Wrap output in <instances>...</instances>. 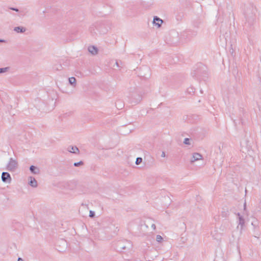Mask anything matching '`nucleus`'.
Returning <instances> with one entry per match:
<instances>
[{"mask_svg":"<svg viewBox=\"0 0 261 261\" xmlns=\"http://www.w3.org/2000/svg\"><path fill=\"white\" fill-rule=\"evenodd\" d=\"M95 30H96L100 33H106L107 29L105 27L104 24L101 22H96L90 28V31L91 33H95Z\"/></svg>","mask_w":261,"mask_h":261,"instance_id":"1","label":"nucleus"},{"mask_svg":"<svg viewBox=\"0 0 261 261\" xmlns=\"http://www.w3.org/2000/svg\"><path fill=\"white\" fill-rule=\"evenodd\" d=\"M18 166V163L16 160L10 158L6 166V169L10 172H14Z\"/></svg>","mask_w":261,"mask_h":261,"instance_id":"2","label":"nucleus"},{"mask_svg":"<svg viewBox=\"0 0 261 261\" xmlns=\"http://www.w3.org/2000/svg\"><path fill=\"white\" fill-rule=\"evenodd\" d=\"M129 97L130 102L134 105L139 103L142 100V96L137 91L130 92Z\"/></svg>","mask_w":261,"mask_h":261,"instance_id":"3","label":"nucleus"},{"mask_svg":"<svg viewBox=\"0 0 261 261\" xmlns=\"http://www.w3.org/2000/svg\"><path fill=\"white\" fill-rule=\"evenodd\" d=\"M2 180L5 182H10L11 180V177L10 174L8 172H3L2 174Z\"/></svg>","mask_w":261,"mask_h":261,"instance_id":"4","label":"nucleus"},{"mask_svg":"<svg viewBox=\"0 0 261 261\" xmlns=\"http://www.w3.org/2000/svg\"><path fill=\"white\" fill-rule=\"evenodd\" d=\"M202 159V156L199 153H194L192 154V157L191 159V163H193L197 161Z\"/></svg>","mask_w":261,"mask_h":261,"instance_id":"5","label":"nucleus"},{"mask_svg":"<svg viewBox=\"0 0 261 261\" xmlns=\"http://www.w3.org/2000/svg\"><path fill=\"white\" fill-rule=\"evenodd\" d=\"M163 22V21L162 19H160L158 16H154L153 20V23L155 25H157L158 28H160Z\"/></svg>","mask_w":261,"mask_h":261,"instance_id":"6","label":"nucleus"},{"mask_svg":"<svg viewBox=\"0 0 261 261\" xmlns=\"http://www.w3.org/2000/svg\"><path fill=\"white\" fill-rule=\"evenodd\" d=\"M29 184L33 188H36L38 186L37 181L34 177L32 176L29 177Z\"/></svg>","mask_w":261,"mask_h":261,"instance_id":"7","label":"nucleus"},{"mask_svg":"<svg viewBox=\"0 0 261 261\" xmlns=\"http://www.w3.org/2000/svg\"><path fill=\"white\" fill-rule=\"evenodd\" d=\"M68 151L71 153L79 154L80 152L79 148L76 146H69Z\"/></svg>","mask_w":261,"mask_h":261,"instance_id":"8","label":"nucleus"},{"mask_svg":"<svg viewBox=\"0 0 261 261\" xmlns=\"http://www.w3.org/2000/svg\"><path fill=\"white\" fill-rule=\"evenodd\" d=\"M30 170L32 173L35 174H38L40 173L39 169L33 165L30 166Z\"/></svg>","mask_w":261,"mask_h":261,"instance_id":"9","label":"nucleus"},{"mask_svg":"<svg viewBox=\"0 0 261 261\" xmlns=\"http://www.w3.org/2000/svg\"><path fill=\"white\" fill-rule=\"evenodd\" d=\"M14 31L17 33H23L26 31V29L23 27H16L14 28Z\"/></svg>","mask_w":261,"mask_h":261,"instance_id":"10","label":"nucleus"},{"mask_svg":"<svg viewBox=\"0 0 261 261\" xmlns=\"http://www.w3.org/2000/svg\"><path fill=\"white\" fill-rule=\"evenodd\" d=\"M88 50L92 55H96L97 54V52H98L97 48L94 46H89L88 47Z\"/></svg>","mask_w":261,"mask_h":261,"instance_id":"11","label":"nucleus"},{"mask_svg":"<svg viewBox=\"0 0 261 261\" xmlns=\"http://www.w3.org/2000/svg\"><path fill=\"white\" fill-rule=\"evenodd\" d=\"M69 83L73 87H75L76 85V79L74 77H71L69 78Z\"/></svg>","mask_w":261,"mask_h":261,"instance_id":"12","label":"nucleus"},{"mask_svg":"<svg viewBox=\"0 0 261 261\" xmlns=\"http://www.w3.org/2000/svg\"><path fill=\"white\" fill-rule=\"evenodd\" d=\"M192 74H193V76H195L197 79H203V78L201 77V71H198L197 73L194 72Z\"/></svg>","mask_w":261,"mask_h":261,"instance_id":"13","label":"nucleus"},{"mask_svg":"<svg viewBox=\"0 0 261 261\" xmlns=\"http://www.w3.org/2000/svg\"><path fill=\"white\" fill-rule=\"evenodd\" d=\"M9 69H10V67H9L1 68H0V73L6 72L9 71Z\"/></svg>","mask_w":261,"mask_h":261,"instance_id":"14","label":"nucleus"},{"mask_svg":"<svg viewBox=\"0 0 261 261\" xmlns=\"http://www.w3.org/2000/svg\"><path fill=\"white\" fill-rule=\"evenodd\" d=\"M163 239L160 235H157L156 237V240L158 242H161L163 241Z\"/></svg>","mask_w":261,"mask_h":261,"instance_id":"15","label":"nucleus"},{"mask_svg":"<svg viewBox=\"0 0 261 261\" xmlns=\"http://www.w3.org/2000/svg\"><path fill=\"white\" fill-rule=\"evenodd\" d=\"M142 162V159L141 158L138 157L136 159V164L139 165Z\"/></svg>","mask_w":261,"mask_h":261,"instance_id":"16","label":"nucleus"},{"mask_svg":"<svg viewBox=\"0 0 261 261\" xmlns=\"http://www.w3.org/2000/svg\"><path fill=\"white\" fill-rule=\"evenodd\" d=\"M184 144H187V145H190L191 144L190 139H189V138H185L184 139Z\"/></svg>","mask_w":261,"mask_h":261,"instance_id":"17","label":"nucleus"},{"mask_svg":"<svg viewBox=\"0 0 261 261\" xmlns=\"http://www.w3.org/2000/svg\"><path fill=\"white\" fill-rule=\"evenodd\" d=\"M83 164H84L83 162H82V161H80V162H79L74 163V166L75 167H78V166H80L83 165Z\"/></svg>","mask_w":261,"mask_h":261,"instance_id":"18","label":"nucleus"},{"mask_svg":"<svg viewBox=\"0 0 261 261\" xmlns=\"http://www.w3.org/2000/svg\"><path fill=\"white\" fill-rule=\"evenodd\" d=\"M95 216V213L93 211H90V214H89V216L91 218H93L94 217V216Z\"/></svg>","mask_w":261,"mask_h":261,"instance_id":"19","label":"nucleus"},{"mask_svg":"<svg viewBox=\"0 0 261 261\" xmlns=\"http://www.w3.org/2000/svg\"><path fill=\"white\" fill-rule=\"evenodd\" d=\"M151 227L153 229V230H155L156 229V226H155V225L154 224H151Z\"/></svg>","mask_w":261,"mask_h":261,"instance_id":"20","label":"nucleus"},{"mask_svg":"<svg viewBox=\"0 0 261 261\" xmlns=\"http://www.w3.org/2000/svg\"><path fill=\"white\" fill-rule=\"evenodd\" d=\"M161 156L162 158L166 157V153H165V152L164 151H162V154H161Z\"/></svg>","mask_w":261,"mask_h":261,"instance_id":"21","label":"nucleus"},{"mask_svg":"<svg viewBox=\"0 0 261 261\" xmlns=\"http://www.w3.org/2000/svg\"><path fill=\"white\" fill-rule=\"evenodd\" d=\"M11 9L14 10V11H15L16 12H18L19 11V10L17 8H11Z\"/></svg>","mask_w":261,"mask_h":261,"instance_id":"22","label":"nucleus"},{"mask_svg":"<svg viewBox=\"0 0 261 261\" xmlns=\"http://www.w3.org/2000/svg\"><path fill=\"white\" fill-rule=\"evenodd\" d=\"M18 261H23V259L21 258V257H18Z\"/></svg>","mask_w":261,"mask_h":261,"instance_id":"23","label":"nucleus"},{"mask_svg":"<svg viewBox=\"0 0 261 261\" xmlns=\"http://www.w3.org/2000/svg\"><path fill=\"white\" fill-rule=\"evenodd\" d=\"M5 40L0 39V42H5Z\"/></svg>","mask_w":261,"mask_h":261,"instance_id":"24","label":"nucleus"},{"mask_svg":"<svg viewBox=\"0 0 261 261\" xmlns=\"http://www.w3.org/2000/svg\"><path fill=\"white\" fill-rule=\"evenodd\" d=\"M115 64H116V65L117 67H119V64H118V62H116V63H115Z\"/></svg>","mask_w":261,"mask_h":261,"instance_id":"25","label":"nucleus"},{"mask_svg":"<svg viewBox=\"0 0 261 261\" xmlns=\"http://www.w3.org/2000/svg\"><path fill=\"white\" fill-rule=\"evenodd\" d=\"M122 249H125V246H123V247H122Z\"/></svg>","mask_w":261,"mask_h":261,"instance_id":"26","label":"nucleus"},{"mask_svg":"<svg viewBox=\"0 0 261 261\" xmlns=\"http://www.w3.org/2000/svg\"><path fill=\"white\" fill-rule=\"evenodd\" d=\"M191 90H193V89H191V90H190V91H191ZM193 92V91H192Z\"/></svg>","mask_w":261,"mask_h":261,"instance_id":"27","label":"nucleus"},{"mask_svg":"<svg viewBox=\"0 0 261 261\" xmlns=\"http://www.w3.org/2000/svg\"><path fill=\"white\" fill-rule=\"evenodd\" d=\"M191 90H193V89H191V90H190V91H191ZM193 92V91H192Z\"/></svg>","mask_w":261,"mask_h":261,"instance_id":"28","label":"nucleus"}]
</instances>
